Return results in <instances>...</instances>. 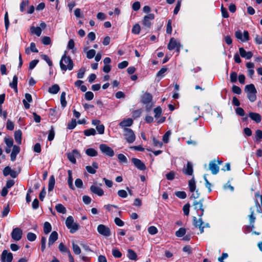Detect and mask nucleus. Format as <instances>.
I'll return each mask as SVG.
<instances>
[{"instance_id":"nucleus-56","label":"nucleus","mask_w":262,"mask_h":262,"mask_svg":"<svg viewBox=\"0 0 262 262\" xmlns=\"http://www.w3.org/2000/svg\"><path fill=\"white\" fill-rule=\"evenodd\" d=\"M84 97L86 100L90 101L93 99L94 94L92 92L89 91L85 93Z\"/></svg>"},{"instance_id":"nucleus-16","label":"nucleus","mask_w":262,"mask_h":262,"mask_svg":"<svg viewBox=\"0 0 262 262\" xmlns=\"http://www.w3.org/2000/svg\"><path fill=\"white\" fill-rule=\"evenodd\" d=\"M239 52L240 55L246 59H250L253 56V54L251 52H247L243 48H239Z\"/></svg>"},{"instance_id":"nucleus-11","label":"nucleus","mask_w":262,"mask_h":262,"mask_svg":"<svg viewBox=\"0 0 262 262\" xmlns=\"http://www.w3.org/2000/svg\"><path fill=\"white\" fill-rule=\"evenodd\" d=\"M22 235L23 231L18 227L13 229L11 232V237L15 241H19L21 238Z\"/></svg>"},{"instance_id":"nucleus-45","label":"nucleus","mask_w":262,"mask_h":262,"mask_svg":"<svg viewBox=\"0 0 262 262\" xmlns=\"http://www.w3.org/2000/svg\"><path fill=\"white\" fill-rule=\"evenodd\" d=\"M186 230L184 228H180L178 231L176 232V235L177 237H182L185 235Z\"/></svg>"},{"instance_id":"nucleus-23","label":"nucleus","mask_w":262,"mask_h":262,"mask_svg":"<svg viewBox=\"0 0 262 262\" xmlns=\"http://www.w3.org/2000/svg\"><path fill=\"white\" fill-rule=\"evenodd\" d=\"M178 45H180V43L177 42L174 38H171L170 41L168 44L167 48L169 50H172L176 48Z\"/></svg>"},{"instance_id":"nucleus-30","label":"nucleus","mask_w":262,"mask_h":262,"mask_svg":"<svg viewBox=\"0 0 262 262\" xmlns=\"http://www.w3.org/2000/svg\"><path fill=\"white\" fill-rule=\"evenodd\" d=\"M31 32L32 34H36L37 36H40L41 34V29L40 27L34 26L31 27L30 28Z\"/></svg>"},{"instance_id":"nucleus-46","label":"nucleus","mask_w":262,"mask_h":262,"mask_svg":"<svg viewBox=\"0 0 262 262\" xmlns=\"http://www.w3.org/2000/svg\"><path fill=\"white\" fill-rule=\"evenodd\" d=\"M55 136V132L53 126H51V129L49 131L48 139L49 141H51L54 139Z\"/></svg>"},{"instance_id":"nucleus-34","label":"nucleus","mask_w":262,"mask_h":262,"mask_svg":"<svg viewBox=\"0 0 262 262\" xmlns=\"http://www.w3.org/2000/svg\"><path fill=\"white\" fill-rule=\"evenodd\" d=\"M52 227L51 224L48 222H46L44 223L43 225V232L46 234H48L49 233H50L51 231Z\"/></svg>"},{"instance_id":"nucleus-60","label":"nucleus","mask_w":262,"mask_h":262,"mask_svg":"<svg viewBox=\"0 0 262 262\" xmlns=\"http://www.w3.org/2000/svg\"><path fill=\"white\" fill-rule=\"evenodd\" d=\"M190 204L187 203L183 206V210L185 215H188L189 213Z\"/></svg>"},{"instance_id":"nucleus-36","label":"nucleus","mask_w":262,"mask_h":262,"mask_svg":"<svg viewBox=\"0 0 262 262\" xmlns=\"http://www.w3.org/2000/svg\"><path fill=\"white\" fill-rule=\"evenodd\" d=\"M83 134L86 136H94L96 135V132L94 128H91L84 130Z\"/></svg>"},{"instance_id":"nucleus-64","label":"nucleus","mask_w":262,"mask_h":262,"mask_svg":"<svg viewBox=\"0 0 262 262\" xmlns=\"http://www.w3.org/2000/svg\"><path fill=\"white\" fill-rule=\"evenodd\" d=\"M171 133L170 131H167L163 136V141L164 143H168L169 141V138L170 136Z\"/></svg>"},{"instance_id":"nucleus-20","label":"nucleus","mask_w":262,"mask_h":262,"mask_svg":"<svg viewBox=\"0 0 262 262\" xmlns=\"http://www.w3.org/2000/svg\"><path fill=\"white\" fill-rule=\"evenodd\" d=\"M19 151L20 147L17 145H14L10 155L11 160L12 161H14L15 160L16 155L19 152Z\"/></svg>"},{"instance_id":"nucleus-13","label":"nucleus","mask_w":262,"mask_h":262,"mask_svg":"<svg viewBox=\"0 0 262 262\" xmlns=\"http://www.w3.org/2000/svg\"><path fill=\"white\" fill-rule=\"evenodd\" d=\"M193 224L195 227H198L199 228L201 233L204 232V228H205V226H203L204 222L202 221V217H200V218L198 219L195 216H193Z\"/></svg>"},{"instance_id":"nucleus-18","label":"nucleus","mask_w":262,"mask_h":262,"mask_svg":"<svg viewBox=\"0 0 262 262\" xmlns=\"http://www.w3.org/2000/svg\"><path fill=\"white\" fill-rule=\"evenodd\" d=\"M90 190L92 193L100 196L104 194V191L101 188L94 185L90 187Z\"/></svg>"},{"instance_id":"nucleus-4","label":"nucleus","mask_w":262,"mask_h":262,"mask_svg":"<svg viewBox=\"0 0 262 262\" xmlns=\"http://www.w3.org/2000/svg\"><path fill=\"white\" fill-rule=\"evenodd\" d=\"M123 132L124 138L127 143H132L135 141L136 136L132 129L124 128Z\"/></svg>"},{"instance_id":"nucleus-32","label":"nucleus","mask_w":262,"mask_h":262,"mask_svg":"<svg viewBox=\"0 0 262 262\" xmlns=\"http://www.w3.org/2000/svg\"><path fill=\"white\" fill-rule=\"evenodd\" d=\"M55 185V178L54 176H51L49 180L48 191L53 190Z\"/></svg>"},{"instance_id":"nucleus-43","label":"nucleus","mask_w":262,"mask_h":262,"mask_svg":"<svg viewBox=\"0 0 262 262\" xmlns=\"http://www.w3.org/2000/svg\"><path fill=\"white\" fill-rule=\"evenodd\" d=\"M72 248L75 254L78 255L81 253L80 247L77 245L75 244L74 242L72 243Z\"/></svg>"},{"instance_id":"nucleus-42","label":"nucleus","mask_w":262,"mask_h":262,"mask_svg":"<svg viewBox=\"0 0 262 262\" xmlns=\"http://www.w3.org/2000/svg\"><path fill=\"white\" fill-rule=\"evenodd\" d=\"M118 159L119 160V162L121 163H127V159L126 157L122 154H119L118 155Z\"/></svg>"},{"instance_id":"nucleus-59","label":"nucleus","mask_w":262,"mask_h":262,"mask_svg":"<svg viewBox=\"0 0 262 262\" xmlns=\"http://www.w3.org/2000/svg\"><path fill=\"white\" fill-rule=\"evenodd\" d=\"M41 57L44 60H45L47 62V63L50 67H52L53 66L52 61L47 55L43 54L41 55Z\"/></svg>"},{"instance_id":"nucleus-47","label":"nucleus","mask_w":262,"mask_h":262,"mask_svg":"<svg viewBox=\"0 0 262 262\" xmlns=\"http://www.w3.org/2000/svg\"><path fill=\"white\" fill-rule=\"evenodd\" d=\"M74 223V219L72 216H69L66 221V225L67 228H71L70 226Z\"/></svg>"},{"instance_id":"nucleus-2","label":"nucleus","mask_w":262,"mask_h":262,"mask_svg":"<svg viewBox=\"0 0 262 262\" xmlns=\"http://www.w3.org/2000/svg\"><path fill=\"white\" fill-rule=\"evenodd\" d=\"M245 92L247 93V97L250 101L253 102L256 99V89L253 84L246 85L245 88Z\"/></svg>"},{"instance_id":"nucleus-53","label":"nucleus","mask_w":262,"mask_h":262,"mask_svg":"<svg viewBox=\"0 0 262 262\" xmlns=\"http://www.w3.org/2000/svg\"><path fill=\"white\" fill-rule=\"evenodd\" d=\"M27 239L30 241L33 242L34 241L36 238V235L35 234L32 233V232H29L27 234Z\"/></svg>"},{"instance_id":"nucleus-15","label":"nucleus","mask_w":262,"mask_h":262,"mask_svg":"<svg viewBox=\"0 0 262 262\" xmlns=\"http://www.w3.org/2000/svg\"><path fill=\"white\" fill-rule=\"evenodd\" d=\"M133 124V120L131 118H127L122 121L119 124V125L123 128H128L127 127L131 126Z\"/></svg>"},{"instance_id":"nucleus-14","label":"nucleus","mask_w":262,"mask_h":262,"mask_svg":"<svg viewBox=\"0 0 262 262\" xmlns=\"http://www.w3.org/2000/svg\"><path fill=\"white\" fill-rule=\"evenodd\" d=\"M132 162L138 169L144 170L146 169L145 165L139 159L133 158L132 159Z\"/></svg>"},{"instance_id":"nucleus-51","label":"nucleus","mask_w":262,"mask_h":262,"mask_svg":"<svg viewBox=\"0 0 262 262\" xmlns=\"http://www.w3.org/2000/svg\"><path fill=\"white\" fill-rule=\"evenodd\" d=\"M237 74L235 72H232L230 74V81L232 83H235L237 81Z\"/></svg>"},{"instance_id":"nucleus-39","label":"nucleus","mask_w":262,"mask_h":262,"mask_svg":"<svg viewBox=\"0 0 262 262\" xmlns=\"http://www.w3.org/2000/svg\"><path fill=\"white\" fill-rule=\"evenodd\" d=\"M5 142L7 146L9 147H13V140L11 138L5 137L4 139Z\"/></svg>"},{"instance_id":"nucleus-10","label":"nucleus","mask_w":262,"mask_h":262,"mask_svg":"<svg viewBox=\"0 0 262 262\" xmlns=\"http://www.w3.org/2000/svg\"><path fill=\"white\" fill-rule=\"evenodd\" d=\"M155 18V15L153 13H149L144 16L142 20V24L147 28H150L151 26V20Z\"/></svg>"},{"instance_id":"nucleus-5","label":"nucleus","mask_w":262,"mask_h":262,"mask_svg":"<svg viewBox=\"0 0 262 262\" xmlns=\"http://www.w3.org/2000/svg\"><path fill=\"white\" fill-rule=\"evenodd\" d=\"M223 162L219 159L211 161L209 164V169L211 170L213 174H217L219 171V165L222 164Z\"/></svg>"},{"instance_id":"nucleus-1","label":"nucleus","mask_w":262,"mask_h":262,"mask_svg":"<svg viewBox=\"0 0 262 262\" xmlns=\"http://www.w3.org/2000/svg\"><path fill=\"white\" fill-rule=\"evenodd\" d=\"M67 52L62 55L59 64L62 71H66L67 70H72L73 69L74 63L72 60L69 56H67Z\"/></svg>"},{"instance_id":"nucleus-62","label":"nucleus","mask_w":262,"mask_h":262,"mask_svg":"<svg viewBox=\"0 0 262 262\" xmlns=\"http://www.w3.org/2000/svg\"><path fill=\"white\" fill-rule=\"evenodd\" d=\"M175 177V172L173 171H170L166 174V178L168 180H173Z\"/></svg>"},{"instance_id":"nucleus-24","label":"nucleus","mask_w":262,"mask_h":262,"mask_svg":"<svg viewBox=\"0 0 262 262\" xmlns=\"http://www.w3.org/2000/svg\"><path fill=\"white\" fill-rule=\"evenodd\" d=\"M21 135H22V133L20 130H16L14 133V138H15V141L18 144H21Z\"/></svg>"},{"instance_id":"nucleus-8","label":"nucleus","mask_w":262,"mask_h":262,"mask_svg":"<svg viewBox=\"0 0 262 262\" xmlns=\"http://www.w3.org/2000/svg\"><path fill=\"white\" fill-rule=\"evenodd\" d=\"M97 231L100 234L105 237H108L111 235L110 229L103 224H100L98 226Z\"/></svg>"},{"instance_id":"nucleus-28","label":"nucleus","mask_w":262,"mask_h":262,"mask_svg":"<svg viewBox=\"0 0 262 262\" xmlns=\"http://www.w3.org/2000/svg\"><path fill=\"white\" fill-rule=\"evenodd\" d=\"M188 185L190 191L193 192L196 189L195 182L193 177L189 181Z\"/></svg>"},{"instance_id":"nucleus-49","label":"nucleus","mask_w":262,"mask_h":262,"mask_svg":"<svg viewBox=\"0 0 262 262\" xmlns=\"http://www.w3.org/2000/svg\"><path fill=\"white\" fill-rule=\"evenodd\" d=\"M96 54V51L94 49L89 50L86 53V57L89 59L93 58Z\"/></svg>"},{"instance_id":"nucleus-48","label":"nucleus","mask_w":262,"mask_h":262,"mask_svg":"<svg viewBox=\"0 0 262 262\" xmlns=\"http://www.w3.org/2000/svg\"><path fill=\"white\" fill-rule=\"evenodd\" d=\"M154 111L155 113V117L156 118H159L162 114V109L160 106L155 108Z\"/></svg>"},{"instance_id":"nucleus-17","label":"nucleus","mask_w":262,"mask_h":262,"mask_svg":"<svg viewBox=\"0 0 262 262\" xmlns=\"http://www.w3.org/2000/svg\"><path fill=\"white\" fill-rule=\"evenodd\" d=\"M58 233L56 231H53L50 236H49V242H48V247H51L52 245H53L54 243L58 239Z\"/></svg>"},{"instance_id":"nucleus-37","label":"nucleus","mask_w":262,"mask_h":262,"mask_svg":"<svg viewBox=\"0 0 262 262\" xmlns=\"http://www.w3.org/2000/svg\"><path fill=\"white\" fill-rule=\"evenodd\" d=\"M59 251L62 253H67L69 255L71 253L69 249L67 248L62 243H61L58 246Z\"/></svg>"},{"instance_id":"nucleus-58","label":"nucleus","mask_w":262,"mask_h":262,"mask_svg":"<svg viewBox=\"0 0 262 262\" xmlns=\"http://www.w3.org/2000/svg\"><path fill=\"white\" fill-rule=\"evenodd\" d=\"M232 91L233 93L236 94L237 95H239L242 93V90L241 88L239 86H236L235 85H233L232 86Z\"/></svg>"},{"instance_id":"nucleus-31","label":"nucleus","mask_w":262,"mask_h":262,"mask_svg":"<svg viewBox=\"0 0 262 262\" xmlns=\"http://www.w3.org/2000/svg\"><path fill=\"white\" fill-rule=\"evenodd\" d=\"M85 154L90 157H95L97 156L98 152L95 149L90 148L85 150Z\"/></svg>"},{"instance_id":"nucleus-33","label":"nucleus","mask_w":262,"mask_h":262,"mask_svg":"<svg viewBox=\"0 0 262 262\" xmlns=\"http://www.w3.org/2000/svg\"><path fill=\"white\" fill-rule=\"evenodd\" d=\"M55 209L57 212L62 214H65L67 211L66 208L61 204H57L55 206Z\"/></svg>"},{"instance_id":"nucleus-35","label":"nucleus","mask_w":262,"mask_h":262,"mask_svg":"<svg viewBox=\"0 0 262 262\" xmlns=\"http://www.w3.org/2000/svg\"><path fill=\"white\" fill-rule=\"evenodd\" d=\"M66 92H62L60 96V103L63 108L65 107L67 104L66 100Z\"/></svg>"},{"instance_id":"nucleus-54","label":"nucleus","mask_w":262,"mask_h":262,"mask_svg":"<svg viewBox=\"0 0 262 262\" xmlns=\"http://www.w3.org/2000/svg\"><path fill=\"white\" fill-rule=\"evenodd\" d=\"M85 72V69L84 68H80L77 73V78L79 79H81L83 77L84 73Z\"/></svg>"},{"instance_id":"nucleus-6","label":"nucleus","mask_w":262,"mask_h":262,"mask_svg":"<svg viewBox=\"0 0 262 262\" xmlns=\"http://www.w3.org/2000/svg\"><path fill=\"white\" fill-rule=\"evenodd\" d=\"M100 151L105 155L112 157L114 156V150L105 144H101L99 145Z\"/></svg>"},{"instance_id":"nucleus-40","label":"nucleus","mask_w":262,"mask_h":262,"mask_svg":"<svg viewBox=\"0 0 262 262\" xmlns=\"http://www.w3.org/2000/svg\"><path fill=\"white\" fill-rule=\"evenodd\" d=\"M71 228H68L70 230V232L72 233H73L75 232L76 231H77L79 229V225L75 223H73L71 226Z\"/></svg>"},{"instance_id":"nucleus-26","label":"nucleus","mask_w":262,"mask_h":262,"mask_svg":"<svg viewBox=\"0 0 262 262\" xmlns=\"http://www.w3.org/2000/svg\"><path fill=\"white\" fill-rule=\"evenodd\" d=\"M127 257L129 259L136 260L137 259V255L134 250L129 249L127 250Z\"/></svg>"},{"instance_id":"nucleus-12","label":"nucleus","mask_w":262,"mask_h":262,"mask_svg":"<svg viewBox=\"0 0 262 262\" xmlns=\"http://www.w3.org/2000/svg\"><path fill=\"white\" fill-rule=\"evenodd\" d=\"M13 260V254L7 250H4L1 255L2 262H12Z\"/></svg>"},{"instance_id":"nucleus-29","label":"nucleus","mask_w":262,"mask_h":262,"mask_svg":"<svg viewBox=\"0 0 262 262\" xmlns=\"http://www.w3.org/2000/svg\"><path fill=\"white\" fill-rule=\"evenodd\" d=\"M68 172V183L69 186L71 189L74 190L75 189V187L73 184V178H72V171H71V170H69Z\"/></svg>"},{"instance_id":"nucleus-44","label":"nucleus","mask_w":262,"mask_h":262,"mask_svg":"<svg viewBox=\"0 0 262 262\" xmlns=\"http://www.w3.org/2000/svg\"><path fill=\"white\" fill-rule=\"evenodd\" d=\"M175 195L179 198L184 199L186 198L187 194L185 191H178L175 192Z\"/></svg>"},{"instance_id":"nucleus-41","label":"nucleus","mask_w":262,"mask_h":262,"mask_svg":"<svg viewBox=\"0 0 262 262\" xmlns=\"http://www.w3.org/2000/svg\"><path fill=\"white\" fill-rule=\"evenodd\" d=\"M140 30L141 28L140 25L138 24H136L133 26L132 32L134 34H139L140 33Z\"/></svg>"},{"instance_id":"nucleus-9","label":"nucleus","mask_w":262,"mask_h":262,"mask_svg":"<svg viewBox=\"0 0 262 262\" xmlns=\"http://www.w3.org/2000/svg\"><path fill=\"white\" fill-rule=\"evenodd\" d=\"M235 36L237 39L242 42H246L249 40V35L247 31H244L243 35L242 32L240 30H237L235 33Z\"/></svg>"},{"instance_id":"nucleus-38","label":"nucleus","mask_w":262,"mask_h":262,"mask_svg":"<svg viewBox=\"0 0 262 262\" xmlns=\"http://www.w3.org/2000/svg\"><path fill=\"white\" fill-rule=\"evenodd\" d=\"M250 210L251 212L250 214L248 216L250 224L253 225L254 223L255 222V217L254 216V209L252 207H251L250 208Z\"/></svg>"},{"instance_id":"nucleus-21","label":"nucleus","mask_w":262,"mask_h":262,"mask_svg":"<svg viewBox=\"0 0 262 262\" xmlns=\"http://www.w3.org/2000/svg\"><path fill=\"white\" fill-rule=\"evenodd\" d=\"M249 117L256 123H259L261 121V116L256 113L250 112L249 114Z\"/></svg>"},{"instance_id":"nucleus-7","label":"nucleus","mask_w":262,"mask_h":262,"mask_svg":"<svg viewBox=\"0 0 262 262\" xmlns=\"http://www.w3.org/2000/svg\"><path fill=\"white\" fill-rule=\"evenodd\" d=\"M68 160L73 164L76 163V158H80V154L77 149H73L71 152L67 154Z\"/></svg>"},{"instance_id":"nucleus-61","label":"nucleus","mask_w":262,"mask_h":262,"mask_svg":"<svg viewBox=\"0 0 262 262\" xmlns=\"http://www.w3.org/2000/svg\"><path fill=\"white\" fill-rule=\"evenodd\" d=\"M47 239L45 237L42 236L41 239V250L43 252L46 249Z\"/></svg>"},{"instance_id":"nucleus-3","label":"nucleus","mask_w":262,"mask_h":262,"mask_svg":"<svg viewBox=\"0 0 262 262\" xmlns=\"http://www.w3.org/2000/svg\"><path fill=\"white\" fill-rule=\"evenodd\" d=\"M204 200V199L202 198L199 201H194L192 204V207L196 211L199 217H202L204 213L205 207L203 204Z\"/></svg>"},{"instance_id":"nucleus-19","label":"nucleus","mask_w":262,"mask_h":262,"mask_svg":"<svg viewBox=\"0 0 262 262\" xmlns=\"http://www.w3.org/2000/svg\"><path fill=\"white\" fill-rule=\"evenodd\" d=\"M193 169L192 164L190 162H188L186 168L183 170V172L186 175L191 176L193 174Z\"/></svg>"},{"instance_id":"nucleus-50","label":"nucleus","mask_w":262,"mask_h":262,"mask_svg":"<svg viewBox=\"0 0 262 262\" xmlns=\"http://www.w3.org/2000/svg\"><path fill=\"white\" fill-rule=\"evenodd\" d=\"M112 254L116 258H120L122 256L121 252L117 249H113Z\"/></svg>"},{"instance_id":"nucleus-52","label":"nucleus","mask_w":262,"mask_h":262,"mask_svg":"<svg viewBox=\"0 0 262 262\" xmlns=\"http://www.w3.org/2000/svg\"><path fill=\"white\" fill-rule=\"evenodd\" d=\"M76 120L72 119L71 122L68 124L67 128L69 129H73L76 127Z\"/></svg>"},{"instance_id":"nucleus-22","label":"nucleus","mask_w":262,"mask_h":262,"mask_svg":"<svg viewBox=\"0 0 262 262\" xmlns=\"http://www.w3.org/2000/svg\"><path fill=\"white\" fill-rule=\"evenodd\" d=\"M152 99V95L149 93H146L142 97V102L144 104H148L151 101Z\"/></svg>"},{"instance_id":"nucleus-63","label":"nucleus","mask_w":262,"mask_h":262,"mask_svg":"<svg viewBox=\"0 0 262 262\" xmlns=\"http://www.w3.org/2000/svg\"><path fill=\"white\" fill-rule=\"evenodd\" d=\"M96 129L99 134H103L104 132V126L100 124L99 125H97L96 127Z\"/></svg>"},{"instance_id":"nucleus-57","label":"nucleus","mask_w":262,"mask_h":262,"mask_svg":"<svg viewBox=\"0 0 262 262\" xmlns=\"http://www.w3.org/2000/svg\"><path fill=\"white\" fill-rule=\"evenodd\" d=\"M148 231L149 234L154 235L158 232V229L156 227L151 226L148 228Z\"/></svg>"},{"instance_id":"nucleus-55","label":"nucleus","mask_w":262,"mask_h":262,"mask_svg":"<svg viewBox=\"0 0 262 262\" xmlns=\"http://www.w3.org/2000/svg\"><path fill=\"white\" fill-rule=\"evenodd\" d=\"M38 62L39 60L38 59H34L30 61L29 63V69L30 70H33L38 63Z\"/></svg>"},{"instance_id":"nucleus-25","label":"nucleus","mask_w":262,"mask_h":262,"mask_svg":"<svg viewBox=\"0 0 262 262\" xmlns=\"http://www.w3.org/2000/svg\"><path fill=\"white\" fill-rule=\"evenodd\" d=\"M10 86L14 90L16 93L17 92V77L14 75L13 77V80L9 84Z\"/></svg>"},{"instance_id":"nucleus-27","label":"nucleus","mask_w":262,"mask_h":262,"mask_svg":"<svg viewBox=\"0 0 262 262\" xmlns=\"http://www.w3.org/2000/svg\"><path fill=\"white\" fill-rule=\"evenodd\" d=\"M60 90L59 85L57 84H54L52 85L51 87L49 88L48 92L53 94H57Z\"/></svg>"}]
</instances>
